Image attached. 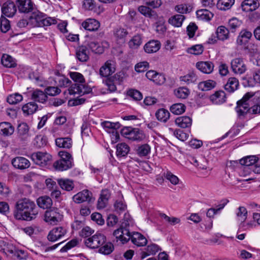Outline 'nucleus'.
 Here are the masks:
<instances>
[{
  "instance_id": "nucleus-10",
  "label": "nucleus",
  "mask_w": 260,
  "mask_h": 260,
  "mask_svg": "<svg viewBox=\"0 0 260 260\" xmlns=\"http://www.w3.org/2000/svg\"><path fill=\"white\" fill-rule=\"evenodd\" d=\"M232 71L236 74L241 75L247 70V66L242 58H236L231 62Z\"/></svg>"
},
{
  "instance_id": "nucleus-1",
  "label": "nucleus",
  "mask_w": 260,
  "mask_h": 260,
  "mask_svg": "<svg viewBox=\"0 0 260 260\" xmlns=\"http://www.w3.org/2000/svg\"><path fill=\"white\" fill-rule=\"evenodd\" d=\"M121 226L113 232V236L115 237L117 241H120L121 243L125 244L131 240L133 244L138 247L146 245L148 241L143 235L139 232L130 233L127 229V226L133 223V219L130 216L125 214Z\"/></svg>"
},
{
  "instance_id": "nucleus-56",
  "label": "nucleus",
  "mask_w": 260,
  "mask_h": 260,
  "mask_svg": "<svg viewBox=\"0 0 260 260\" xmlns=\"http://www.w3.org/2000/svg\"><path fill=\"white\" fill-rule=\"evenodd\" d=\"M23 100L22 95L18 93H15L9 95L7 97V101L8 103L11 105H15Z\"/></svg>"
},
{
  "instance_id": "nucleus-45",
  "label": "nucleus",
  "mask_w": 260,
  "mask_h": 260,
  "mask_svg": "<svg viewBox=\"0 0 260 260\" xmlns=\"http://www.w3.org/2000/svg\"><path fill=\"white\" fill-rule=\"evenodd\" d=\"M38 106L35 102H29L23 105L22 110L23 113L27 115H31L36 112Z\"/></svg>"
},
{
  "instance_id": "nucleus-55",
  "label": "nucleus",
  "mask_w": 260,
  "mask_h": 260,
  "mask_svg": "<svg viewBox=\"0 0 260 260\" xmlns=\"http://www.w3.org/2000/svg\"><path fill=\"white\" fill-rule=\"evenodd\" d=\"M54 82L56 85L60 87H67L71 82V81L64 76L55 77L54 78Z\"/></svg>"
},
{
  "instance_id": "nucleus-28",
  "label": "nucleus",
  "mask_w": 260,
  "mask_h": 260,
  "mask_svg": "<svg viewBox=\"0 0 260 260\" xmlns=\"http://www.w3.org/2000/svg\"><path fill=\"white\" fill-rule=\"evenodd\" d=\"M76 55L79 61L86 62L89 59V52L85 46H81L77 48Z\"/></svg>"
},
{
  "instance_id": "nucleus-39",
  "label": "nucleus",
  "mask_w": 260,
  "mask_h": 260,
  "mask_svg": "<svg viewBox=\"0 0 260 260\" xmlns=\"http://www.w3.org/2000/svg\"><path fill=\"white\" fill-rule=\"evenodd\" d=\"M170 112L164 108H160L155 112L156 119L162 122H166L170 118Z\"/></svg>"
},
{
  "instance_id": "nucleus-27",
  "label": "nucleus",
  "mask_w": 260,
  "mask_h": 260,
  "mask_svg": "<svg viewBox=\"0 0 260 260\" xmlns=\"http://www.w3.org/2000/svg\"><path fill=\"white\" fill-rule=\"evenodd\" d=\"M101 125L109 133L115 134L116 136L119 138V135L116 129L119 128L120 124L118 122H111L108 121H105L101 123Z\"/></svg>"
},
{
  "instance_id": "nucleus-8",
  "label": "nucleus",
  "mask_w": 260,
  "mask_h": 260,
  "mask_svg": "<svg viewBox=\"0 0 260 260\" xmlns=\"http://www.w3.org/2000/svg\"><path fill=\"white\" fill-rule=\"evenodd\" d=\"M251 95L250 92H247L241 100L237 102L235 110L239 116H244L247 113H249L250 108L248 100L251 98Z\"/></svg>"
},
{
  "instance_id": "nucleus-11",
  "label": "nucleus",
  "mask_w": 260,
  "mask_h": 260,
  "mask_svg": "<svg viewBox=\"0 0 260 260\" xmlns=\"http://www.w3.org/2000/svg\"><path fill=\"white\" fill-rule=\"evenodd\" d=\"M69 93L71 95H83L90 92L91 88L84 84L75 83L69 88Z\"/></svg>"
},
{
  "instance_id": "nucleus-23",
  "label": "nucleus",
  "mask_w": 260,
  "mask_h": 260,
  "mask_svg": "<svg viewBox=\"0 0 260 260\" xmlns=\"http://www.w3.org/2000/svg\"><path fill=\"white\" fill-rule=\"evenodd\" d=\"M81 25L85 30L94 31L99 29L100 23L95 19L88 18L82 23Z\"/></svg>"
},
{
  "instance_id": "nucleus-44",
  "label": "nucleus",
  "mask_w": 260,
  "mask_h": 260,
  "mask_svg": "<svg viewBox=\"0 0 260 260\" xmlns=\"http://www.w3.org/2000/svg\"><path fill=\"white\" fill-rule=\"evenodd\" d=\"M137 154L140 157H145L150 154L151 147L148 144L139 145L136 150Z\"/></svg>"
},
{
  "instance_id": "nucleus-61",
  "label": "nucleus",
  "mask_w": 260,
  "mask_h": 260,
  "mask_svg": "<svg viewBox=\"0 0 260 260\" xmlns=\"http://www.w3.org/2000/svg\"><path fill=\"white\" fill-rule=\"evenodd\" d=\"M138 10L142 15L149 18L152 17L154 15V11L152 10L149 6H141L138 8Z\"/></svg>"
},
{
  "instance_id": "nucleus-29",
  "label": "nucleus",
  "mask_w": 260,
  "mask_h": 260,
  "mask_svg": "<svg viewBox=\"0 0 260 260\" xmlns=\"http://www.w3.org/2000/svg\"><path fill=\"white\" fill-rule=\"evenodd\" d=\"M243 84L245 87H253L257 84H260V71H256L253 75V78H243Z\"/></svg>"
},
{
  "instance_id": "nucleus-43",
  "label": "nucleus",
  "mask_w": 260,
  "mask_h": 260,
  "mask_svg": "<svg viewBox=\"0 0 260 260\" xmlns=\"http://www.w3.org/2000/svg\"><path fill=\"white\" fill-rule=\"evenodd\" d=\"M38 206L43 209H48L52 205L51 198L48 196H42L37 200Z\"/></svg>"
},
{
  "instance_id": "nucleus-36",
  "label": "nucleus",
  "mask_w": 260,
  "mask_h": 260,
  "mask_svg": "<svg viewBox=\"0 0 260 260\" xmlns=\"http://www.w3.org/2000/svg\"><path fill=\"white\" fill-rule=\"evenodd\" d=\"M83 7L86 10L94 12H98V9L99 10V13L103 11V8L100 6H98L94 0H83Z\"/></svg>"
},
{
  "instance_id": "nucleus-59",
  "label": "nucleus",
  "mask_w": 260,
  "mask_h": 260,
  "mask_svg": "<svg viewBox=\"0 0 260 260\" xmlns=\"http://www.w3.org/2000/svg\"><path fill=\"white\" fill-rule=\"evenodd\" d=\"M197 79V77L193 73H190L180 77V80L187 84L196 82Z\"/></svg>"
},
{
  "instance_id": "nucleus-42",
  "label": "nucleus",
  "mask_w": 260,
  "mask_h": 260,
  "mask_svg": "<svg viewBox=\"0 0 260 260\" xmlns=\"http://www.w3.org/2000/svg\"><path fill=\"white\" fill-rule=\"evenodd\" d=\"M2 64L5 67L12 68L16 66L15 59L8 54H4L1 59Z\"/></svg>"
},
{
  "instance_id": "nucleus-50",
  "label": "nucleus",
  "mask_w": 260,
  "mask_h": 260,
  "mask_svg": "<svg viewBox=\"0 0 260 260\" xmlns=\"http://www.w3.org/2000/svg\"><path fill=\"white\" fill-rule=\"evenodd\" d=\"M47 143V138L44 135H37L34 140V145L38 148L44 147Z\"/></svg>"
},
{
  "instance_id": "nucleus-24",
  "label": "nucleus",
  "mask_w": 260,
  "mask_h": 260,
  "mask_svg": "<svg viewBox=\"0 0 260 260\" xmlns=\"http://www.w3.org/2000/svg\"><path fill=\"white\" fill-rule=\"evenodd\" d=\"M209 99L214 104L221 105L226 101V94L223 90H218L211 95Z\"/></svg>"
},
{
  "instance_id": "nucleus-31",
  "label": "nucleus",
  "mask_w": 260,
  "mask_h": 260,
  "mask_svg": "<svg viewBox=\"0 0 260 260\" xmlns=\"http://www.w3.org/2000/svg\"><path fill=\"white\" fill-rule=\"evenodd\" d=\"M197 68L205 74H210L214 68L213 63L210 61H200L196 63Z\"/></svg>"
},
{
  "instance_id": "nucleus-57",
  "label": "nucleus",
  "mask_w": 260,
  "mask_h": 260,
  "mask_svg": "<svg viewBox=\"0 0 260 260\" xmlns=\"http://www.w3.org/2000/svg\"><path fill=\"white\" fill-rule=\"evenodd\" d=\"M88 47L95 53L101 54L104 52V48L98 42L91 41L88 44Z\"/></svg>"
},
{
  "instance_id": "nucleus-37",
  "label": "nucleus",
  "mask_w": 260,
  "mask_h": 260,
  "mask_svg": "<svg viewBox=\"0 0 260 260\" xmlns=\"http://www.w3.org/2000/svg\"><path fill=\"white\" fill-rule=\"evenodd\" d=\"M175 123L181 128H188L191 125L192 119L189 116H180L176 119Z\"/></svg>"
},
{
  "instance_id": "nucleus-40",
  "label": "nucleus",
  "mask_w": 260,
  "mask_h": 260,
  "mask_svg": "<svg viewBox=\"0 0 260 260\" xmlns=\"http://www.w3.org/2000/svg\"><path fill=\"white\" fill-rule=\"evenodd\" d=\"M57 147L63 148H70L72 146V140L70 138H58L55 140Z\"/></svg>"
},
{
  "instance_id": "nucleus-32",
  "label": "nucleus",
  "mask_w": 260,
  "mask_h": 260,
  "mask_svg": "<svg viewBox=\"0 0 260 260\" xmlns=\"http://www.w3.org/2000/svg\"><path fill=\"white\" fill-rule=\"evenodd\" d=\"M17 130L18 136L21 140H25L29 137V127L26 123L23 122L19 124Z\"/></svg>"
},
{
  "instance_id": "nucleus-19",
  "label": "nucleus",
  "mask_w": 260,
  "mask_h": 260,
  "mask_svg": "<svg viewBox=\"0 0 260 260\" xmlns=\"http://www.w3.org/2000/svg\"><path fill=\"white\" fill-rule=\"evenodd\" d=\"M15 247V246L10 242L0 240V251L8 257H12Z\"/></svg>"
},
{
  "instance_id": "nucleus-51",
  "label": "nucleus",
  "mask_w": 260,
  "mask_h": 260,
  "mask_svg": "<svg viewBox=\"0 0 260 260\" xmlns=\"http://www.w3.org/2000/svg\"><path fill=\"white\" fill-rule=\"evenodd\" d=\"M17 28L16 29L17 30H22L24 28H30L31 27V21L29 20V18L28 19L26 18H22L18 20L16 23Z\"/></svg>"
},
{
  "instance_id": "nucleus-35",
  "label": "nucleus",
  "mask_w": 260,
  "mask_h": 260,
  "mask_svg": "<svg viewBox=\"0 0 260 260\" xmlns=\"http://www.w3.org/2000/svg\"><path fill=\"white\" fill-rule=\"evenodd\" d=\"M14 132V127L11 123L8 122L0 123V134L4 136L12 135Z\"/></svg>"
},
{
  "instance_id": "nucleus-16",
  "label": "nucleus",
  "mask_w": 260,
  "mask_h": 260,
  "mask_svg": "<svg viewBox=\"0 0 260 260\" xmlns=\"http://www.w3.org/2000/svg\"><path fill=\"white\" fill-rule=\"evenodd\" d=\"M128 34V32L126 29L121 27H117L113 30L114 39L117 44H122L125 43Z\"/></svg>"
},
{
  "instance_id": "nucleus-13",
  "label": "nucleus",
  "mask_w": 260,
  "mask_h": 260,
  "mask_svg": "<svg viewBox=\"0 0 260 260\" xmlns=\"http://www.w3.org/2000/svg\"><path fill=\"white\" fill-rule=\"evenodd\" d=\"M66 233V228L62 226L56 227L49 232L47 238L49 241L55 242L64 236Z\"/></svg>"
},
{
  "instance_id": "nucleus-30",
  "label": "nucleus",
  "mask_w": 260,
  "mask_h": 260,
  "mask_svg": "<svg viewBox=\"0 0 260 260\" xmlns=\"http://www.w3.org/2000/svg\"><path fill=\"white\" fill-rule=\"evenodd\" d=\"M252 36L251 32L247 30H242L237 38V44L241 46H246L252 37Z\"/></svg>"
},
{
  "instance_id": "nucleus-54",
  "label": "nucleus",
  "mask_w": 260,
  "mask_h": 260,
  "mask_svg": "<svg viewBox=\"0 0 260 260\" xmlns=\"http://www.w3.org/2000/svg\"><path fill=\"white\" fill-rule=\"evenodd\" d=\"M186 109V106L182 103H176L172 105L170 107L171 112L176 115H180L184 113Z\"/></svg>"
},
{
  "instance_id": "nucleus-60",
  "label": "nucleus",
  "mask_w": 260,
  "mask_h": 260,
  "mask_svg": "<svg viewBox=\"0 0 260 260\" xmlns=\"http://www.w3.org/2000/svg\"><path fill=\"white\" fill-rule=\"evenodd\" d=\"M142 39L140 36L136 35L129 41L128 45L131 48L137 49L142 44Z\"/></svg>"
},
{
  "instance_id": "nucleus-4",
  "label": "nucleus",
  "mask_w": 260,
  "mask_h": 260,
  "mask_svg": "<svg viewBox=\"0 0 260 260\" xmlns=\"http://www.w3.org/2000/svg\"><path fill=\"white\" fill-rule=\"evenodd\" d=\"M29 19L31 21L32 27L50 26L57 23L56 19L46 17L42 13L35 14L34 16H30Z\"/></svg>"
},
{
  "instance_id": "nucleus-12",
  "label": "nucleus",
  "mask_w": 260,
  "mask_h": 260,
  "mask_svg": "<svg viewBox=\"0 0 260 260\" xmlns=\"http://www.w3.org/2000/svg\"><path fill=\"white\" fill-rule=\"evenodd\" d=\"M120 73H117L114 76L107 78L104 81V82L108 87V89L111 92H113L116 90V85L120 84L122 81V77L121 76Z\"/></svg>"
},
{
  "instance_id": "nucleus-7",
  "label": "nucleus",
  "mask_w": 260,
  "mask_h": 260,
  "mask_svg": "<svg viewBox=\"0 0 260 260\" xmlns=\"http://www.w3.org/2000/svg\"><path fill=\"white\" fill-rule=\"evenodd\" d=\"M106 241V236L100 233H96L92 236L86 239L85 241V245L91 248H99Z\"/></svg>"
},
{
  "instance_id": "nucleus-47",
  "label": "nucleus",
  "mask_w": 260,
  "mask_h": 260,
  "mask_svg": "<svg viewBox=\"0 0 260 260\" xmlns=\"http://www.w3.org/2000/svg\"><path fill=\"white\" fill-rule=\"evenodd\" d=\"M60 187L67 191L72 190L74 187V183L71 180L68 179H59L57 180Z\"/></svg>"
},
{
  "instance_id": "nucleus-25",
  "label": "nucleus",
  "mask_w": 260,
  "mask_h": 260,
  "mask_svg": "<svg viewBox=\"0 0 260 260\" xmlns=\"http://www.w3.org/2000/svg\"><path fill=\"white\" fill-rule=\"evenodd\" d=\"M241 6L243 11L248 12L257 9L259 7V3L257 0H244Z\"/></svg>"
},
{
  "instance_id": "nucleus-63",
  "label": "nucleus",
  "mask_w": 260,
  "mask_h": 260,
  "mask_svg": "<svg viewBox=\"0 0 260 260\" xmlns=\"http://www.w3.org/2000/svg\"><path fill=\"white\" fill-rule=\"evenodd\" d=\"M242 24V22L236 18H232L229 21V27L232 32L236 31Z\"/></svg>"
},
{
  "instance_id": "nucleus-64",
  "label": "nucleus",
  "mask_w": 260,
  "mask_h": 260,
  "mask_svg": "<svg viewBox=\"0 0 260 260\" xmlns=\"http://www.w3.org/2000/svg\"><path fill=\"white\" fill-rule=\"evenodd\" d=\"M197 15L202 19L207 20H211L213 16V14L206 9H202L197 11Z\"/></svg>"
},
{
  "instance_id": "nucleus-26",
  "label": "nucleus",
  "mask_w": 260,
  "mask_h": 260,
  "mask_svg": "<svg viewBox=\"0 0 260 260\" xmlns=\"http://www.w3.org/2000/svg\"><path fill=\"white\" fill-rule=\"evenodd\" d=\"M161 44L157 40H150L144 46V50L147 53H153L158 51L160 48Z\"/></svg>"
},
{
  "instance_id": "nucleus-33",
  "label": "nucleus",
  "mask_w": 260,
  "mask_h": 260,
  "mask_svg": "<svg viewBox=\"0 0 260 260\" xmlns=\"http://www.w3.org/2000/svg\"><path fill=\"white\" fill-rule=\"evenodd\" d=\"M31 98L35 102L44 104L47 101L48 96L45 92L36 89L31 93Z\"/></svg>"
},
{
  "instance_id": "nucleus-18",
  "label": "nucleus",
  "mask_w": 260,
  "mask_h": 260,
  "mask_svg": "<svg viewBox=\"0 0 260 260\" xmlns=\"http://www.w3.org/2000/svg\"><path fill=\"white\" fill-rule=\"evenodd\" d=\"M160 250H161V248L158 245L155 243H150L140 252L141 258L144 259L148 256L155 255Z\"/></svg>"
},
{
  "instance_id": "nucleus-38",
  "label": "nucleus",
  "mask_w": 260,
  "mask_h": 260,
  "mask_svg": "<svg viewBox=\"0 0 260 260\" xmlns=\"http://www.w3.org/2000/svg\"><path fill=\"white\" fill-rule=\"evenodd\" d=\"M129 151V146L125 143H118L116 146V155L117 157L126 156Z\"/></svg>"
},
{
  "instance_id": "nucleus-9",
  "label": "nucleus",
  "mask_w": 260,
  "mask_h": 260,
  "mask_svg": "<svg viewBox=\"0 0 260 260\" xmlns=\"http://www.w3.org/2000/svg\"><path fill=\"white\" fill-rule=\"evenodd\" d=\"M31 158L36 165L44 167L46 166L48 162L51 160L52 156L46 152L38 151L32 153Z\"/></svg>"
},
{
  "instance_id": "nucleus-17",
  "label": "nucleus",
  "mask_w": 260,
  "mask_h": 260,
  "mask_svg": "<svg viewBox=\"0 0 260 260\" xmlns=\"http://www.w3.org/2000/svg\"><path fill=\"white\" fill-rule=\"evenodd\" d=\"M18 11L22 13H29L34 9V4L31 0H17Z\"/></svg>"
},
{
  "instance_id": "nucleus-48",
  "label": "nucleus",
  "mask_w": 260,
  "mask_h": 260,
  "mask_svg": "<svg viewBox=\"0 0 260 260\" xmlns=\"http://www.w3.org/2000/svg\"><path fill=\"white\" fill-rule=\"evenodd\" d=\"M114 247L113 244L110 242H108L105 243L99 247V252L104 255H109L114 250Z\"/></svg>"
},
{
  "instance_id": "nucleus-6",
  "label": "nucleus",
  "mask_w": 260,
  "mask_h": 260,
  "mask_svg": "<svg viewBox=\"0 0 260 260\" xmlns=\"http://www.w3.org/2000/svg\"><path fill=\"white\" fill-rule=\"evenodd\" d=\"M121 134L124 137L132 141H141L145 138L142 131L131 127L123 128L121 130Z\"/></svg>"
},
{
  "instance_id": "nucleus-49",
  "label": "nucleus",
  "mask_w": 260,
  "mask_h": 260,
  "mask_svg": "<svg viewBox=\"0 0 260 260\" xmlns=\"http://www.w3.org/2000/svg\"><path fill=\"white\" fill-rule=\"evenodd\" d=\"M217 38L222 41H224L229 38V30L224 26H219L216 32Z\"/></svg>"
},
{
  "instance_id": "nucleus-58",
  "label": "nucleus",
  "mask_w": 260,
  "mask_h": 260,
  "mask_svg": "<svg viewBox=\"0 0 260 260\" xmlns=\"http://www.w3.org/2000/svg\"><path fill=\"white\" fill-rule=\"evenodd\" d=\"M237 218L242 222L245 221L247 216V211L245 207L243 206L239 207L236 212Z\"/></svg>"
},
{
  "instance_id": "nucleus-3",
  "label": "nucleus",
  "mask_w": 260,
  "mask_h": 260,
  "mask_svg": "<svg viewBox=\"0 0 260 260\" xmlns=\"http://www.w3.org/2000/svg\"><path fill=\"white\" fill-rule=\"evenodd\" d=\"M58 154L61 158L54 164L56 169L63 171L71 168L73 165V158L71 154L65 151H59Z\"/></svg>"
},
{
  "instance_id": "nucleus-20",
  "label": "nucleus",
  "mask_w": 260,
  "mask_h": 260,
  "mask_svg": "<svg viewBox=\"0 0 260 260\" xmlns=\"http://www.w3.org/2000/svg\"><path fill=\"white\" fill-rule=\"evenodd\" d=\"M60 214L54 210H47L44 214V220L51 224H55L58 221Z\"/></svg>"
},
{
  "instance_id": "nucleus-5",
  "label": "nucleus",
  "mask_w": 260,
  "mask_h": 260,
  "mask_svg": "<svg viewBox=\"0 0 260 260\" xmlns=\"http://www.w3.org/2000/svg\"><path fill=\"white\" fill-rule=\"evenodd\" d=\"M243 169H249L255 173L260 174V159L255 156H248L240 160Z\"/></svg>"
},
{
  "instance_id": "nucleus-41",
  "label": "nucleus",
  "mask_w": 260,
  "mask_h": 260,
  "mask_svg": "<svg viewBox=\"0 0 260 260\" xmlns=\"http://www.w3.org/2000/svg\"><path fill=\"white\" fill-rule=\"evenodd\" d=\"M216 85V83L212 80H208L202 81L198 84V88L202 91H208L214 88Z\"/></svg>"
},
{
  "instance_id": "nucleus-53",
  "label": "nucleus",
  "mask_w": 260,
  "mask_h": 260,
  "mask_svg": "<svg viewBox=\"0 0 260 260\" xmlns=\"http://www.w3.org/2000/svg\"><path fill=\"white\" fill-rule=\"evenodd\" d=\"M190 93L189 90L184 87H180L174 90L175 96L179 99H185Z\"/></svg>"
},
{
  "instance_id": "nucleus-34",
  "label": "nucleus",
  "mask_w": 260,
  "mask_h": 260,
  "mask_svg": "<svg viewBox=\"0 0 260 260\" xmlns=\"http://www.w3.org/2000/svg\"><path fill=\"white\" fill-rule=\"evenodd\" d=\"M239 81L235 77L229 78L226 83L224 85V89L229 93H233L239 87Z\"/></svg>"
},
{
  "instance_id": "nucleus-14",
  "label": "nucleus",
  "mask_w": 260,
  "mask_h": 260,
  "mask_svg": "<svg viewBox=\"0 0 260 260\" xmlns=\"http://www.w3.org/2000/svg\"><path fill=\"white\" fill-rule=\"evenodd\" d=\"M73 199L77 204L84 202L89 203L92 201V193L87 189H84L74 195Z\"/></svg>"
},
{
  "instance_id": "nucleus-52",
  "label": "nucleus",
  "mask_w": 260,
  "mask_h": 260,
  "mask_svg": "<svg viewBox=\"0 0 260 260\" xmlns=\"http://www.w3.org/2000/svg\"><path fill=\"white\" fill-rule=\"evenodd\" d=\"M235 0H218L217 8L221 10H226L231 8L234 4Z\"/></svg>"
},
{
  "instance_id": "nucleus-22",
  "label": "nucleus",
  "mask_w": 260,
  "mask_h": 260,
  "mask_svg": "<svg viewBox=\"0 0 260 260\" xmlns=\"http://www.w3.org/2000/svg\"><path fill=\"white\" fill-rule=\"evenodd\" d=\"M17 9L15 4L12 2H7L3 4L2 12L3 14L8 17H11L16 12Z\"/></svg>"
},
{
  "instance_id": "nucleus-21",
  "label": "nucleus",
  "mask_w": 260,
  "mask_h": 260,
  "mask_svg": "<svg viewBox=\"0 0 260 260\" xmlns=\"http://www.w3.org/2000/svg\"><path fill=\"white\" fill-rule=\"evenodd\" d=\"M12 164L17 169L23 170L28 168L30 166L29 161L24 157L18 156L12 160Z\"/></svg>"
},
{
  "instance_id": "nucleus-2",
  "label": "nucleus",
  "mask_w": 260,
  "mask_h": 260,
  "mask_svg": "<svg viewBox=\"0 0 260 260\" xmlns=\"http://www.w3.org/2000/svg\"><path fill=\"white\" fill-rule=\"evenodd\" d=\"M16 208L14 216L18 220L31 221L35 219L38 214L36 204L28 199L19 200L16 203Z\"/></svg>"
},
{
  "instance_id": "nucleus-62",
  "label": "nucleus",
  "mask_w": 260,
  "mask_h": 260,
  "mask_svg": "<svg viewBox=\"0 0 260 260\" xmlns=\"http://www.w3.org/2000/svg\"><path fill=\"white\" fill-rule=\"evenodd\" d=\"M10 28V21L5 17L0 18V30L3 32H7Z\"/></svg>"
},
{
  "instance_id": "nucleus-15",
  "label": "nucleus",
  "mask_w": 260,
  "mask_h": 260,
  "mask_svg": "<svg viewBox=\"0 0 260 260\" xmlns=\"http://www.w3.org/2000/svg\"><path fill=\"white\" fill-rule=\"evenodd\" d=\"M115 71V66L114 61L107 60L100 69V74L101 76L107 77L112 75Z\"/></svg>"
},
{
  "instance_id": "nucleus-46",
  "label": "nucleus",
  "mask_w": 260,
  "mask_h": 260,
  "mask_svg": "<svg viewBox=\"0 0 260 260\" xmlns=\"http://www.w3.org/2000/svg\"><path fill=\"white\" fill-rule=\"evenodd\" d=\"M185 19V16L182 14H177L169 18L168 22L175 27H180Z\"/></svg>"
}]
</instances>
